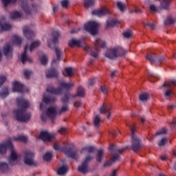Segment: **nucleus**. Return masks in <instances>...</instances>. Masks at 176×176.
I'll list each match as a JSON object with an SVG mask.
<instances>
[{"mask_svg": "<svg viewBox=\"0 0 176 176\" xmlns=\"http://www.w3.org/2000/svg\"><path fill=\"white\" fill-rule=\"evenodd\" d=\"M90 155H87L85 160L82 162V164L78 166V171L82 173V174H86L89 171V162L93 159Z\"/></svg>", "mask_w": 176, "mask_h": 176, "instance_id": "obj_13", "label": "nucleus"}, {"mask_svg": "<svg viewBox=\"0 0 176 176\" xmlns=\"http://www.w3.org/2000/svg\"><path fill=\"white\" fill-rule=\"evenodd\" d=\"M74 87V83L62 82L60 83L58 88L49 87L47 88V91L52 94H61L64 90H69Z\"/></svg>", "mask_w": 176, "mask_h": 176, "instance_id": "obj_5", "label": "nucleus"}, {"mask_svg": "<svg viewBox=\"0 0 176 176\" xmlns=\"http://www.w3.org/2000/svg\"><path fill=\"white\" fill-rule=\"evenodd\" d=\"M24 76L25 79H30L31 76L32 75L33 72L32 70L25 69L23 71Z\"/></svg>", "mask_w": 176, "mask_h": 176, "instance_id": "obj_46", "label": "nucleus"}, {"mask_svg": "<svg viewBox=\"0 0 176 176\" xmlns=\"http://www.w3.org/2000/svg\"><path fill=\"white\" fill-rule=\"evenodd\" d=\"M56 100H57V98L52 94L43 96V102L40 104V109L43 112V114L41 115V120H43V122H46V119H47L44 111L46 108V105H47V104H50V102H54Z\"/></svg>", "mask_w": 176, "mask_h": 176, "instance_id": "obj_6", "label": "nucleus"}, {"mask_svg": "<svg viewBox=\"0 0 176 176\" xmlns=\"http://www.w3.org/2000/svg\"><path fill=\"white\" fill-rule=\"evenodd\" d=\"M84 97L85 96V88L82 87H79L77 90V95H75L74 97Z\"/></svg>", "mask_w": 176, "mask_h": 176, "instance_id": "obj_39", "label": "nucleus"}, {"mask_svg": "<svg viewBox=\"0 0 176 176\" xmlns=\"http://www.w3.org/2000/svg\"><path fill=\"white\" fill-rule=\"evenodd\" d=\"M68 111V104H63V106L60 109V113H63V112H67Z\"/></svg>", "mask_w": 176, "mask_h": 176, "instance_id": "obj_59", "label": "nucleus"}, {"mask_svg": "<svg viewBox=\"0 0 176 176\" xmlns=\"http://www.w3.org/2000/svg\"><path fill=\"white\" fill-rule=\"evenodd\" d=\"M9 96V90L6 87L2 88L0 91V97L1 98H6Z\"/></svg>", "mask_w": 176, "mask_h": 176, "instance_id": "obj_32", "label": "nucleus"}, {"mask_svg": "<svg viewBox=\"0 0 176 176\" xmlns=\"http://www.w3.org/2000/svg\"><path fill=\"white\" fill-rule=\"evenodd\" d=\"M10 149L11 151V154L8 158V163L11 166H14L16 164V162L19 159V154L14 151L13 148V144L10 140L7 141L6 143L0 144V153L1 155H4L6 153V151Z\"/></svg>", "mask_w": 176, "mask_h": 176, "instance_id": "obj_1", "label": "nucleus"}, {"mask_svg": "<svg viewBox=\"0 0 176 176\" xmlns=\"http://www.w3.org/2000/svg\"><path fill=\"white\" fill-rule=\"evenodd\" d=\"M12 42H14L15 45H20L21 43V38L17 35H14L12 37Z\"/></svg>", "mask_w": 176, "mask_h": 176, "instance_id": "obj_45", "label": "nucleus"}, {"mask_svg": "<svg viewBox=\"0 0 176 176\" xmlns=\"http://www.w3.org/2000/svg\"><path fill=\"white\" fill-rule=\"evenodd\" d=\"M8 168H9V166L8 164L5 162H0V171L2 173H6L8 171Z\"/></svg>", "mask_w": 176, "mask_h": 176, "instance_id": "obj_38", "label": "nucleus"}, {"mask_svg": "<svg viewBox=\"0 0 176 176\" xmlns=\"http://www.w3.org/2000/svg\"><path fill=\"white\" fill-rule=\"evenodd\" d=\"M94 4V0H85V8H90Z\"/></svg>", "mask_w": 176, "mask_h": 176, "instance_id": "obj_50", "label": "nucleus"}, {"mask_svg": "<svg viewBox=\"0 0 176 176\" xmlns=\"http://www.w3.org/2000/svg\"><path fill=\"white\" fill-rule=\"evenodd\" d=\"M23 9L27 16H28V14H31V8L28 5V3L25 2V0H23Z\"/></svg>", "mask_w": 176, "mask_h": 176, "instance_id": "obj_30", "label": "nucleus"}, {"mask_svg": "<svg viewBox=\"0 0 176 176\" xmlns=\"http://www.w3.org/2000/svg\"><path fill=\"white\" fill-rule=\"evenodd\" d=\"M117 6L119 10H120L122 12H124V10L127 9V5H126V3H122L121 1L117 2Z\"/></svg>", "mask_w": 176, "mask_h": 176, "instance_id": "obj_35", "label": "nucleus"}, {"mask_svg": "<svg viewBox=\"0 0 176 176\" xmlns=\"http://www.w3.org/2000/svg\"><path fill=\"white\" fill-rule=\"evenodd\" d=\"M23 34L26 39L28 40L31 39L32 38H34V36L35 35L34 31H32L31 28H30V27L28 26H24Z\"/></svg>", "mask_w": 176, "mask_h": 176, "instance_id": "obj_19", "label": "nucleus"}, {"mask_svg": "<svg viewBox=\"0 0 176 176\" xmlns=\"http://www.w3.org/2000/svg\"><path fill=\"white\" fill-rule=\"evenodd\" d=\"M98 23L96 21H89L85 25V31L89 32L91 35H97V30H98Z\"/></svg>", "mask_w": 176, "mask_h": 176, "instance_id": "obj_11", "label": "nucleus"}, {"mask_svg": "<svg viewBox=\"0 0 176 176\" xmlns=\"http://www.w3.org/2000/svg\"><path fill=\"white\" fill-rule=\"evenodd\" d=\"M124 38H126V39H130L133 36V33H131V30H127L123 33Z\"/></svg>", "mask_w": 176, "mask_h": 176, "instance_id": "obj_49", "label": "nucleus"}, {"mask_svg": "<svg viewBox=\"0 0 176 176\" xmlns=\"http://www.w3.org/2000/svg\"><path fill=\"white\" fill-rule=\"evenodd\" d=\"M13 52V48L12 47V44L10 43H7L3 47V53L4 56H6L8 58H12V53Z\"/></svg>", "mask_w": 176, "mask_h": 176, "instance_id": "obj_17", "label": "nucleus"}, {"mask_svg": "<svg viewBox=\"0 0 176 176\" xmlns=\"http://www.w3.org/2000/svg\"><path fill=\"white\" fill-rule=\"evenodd\" d=\"M172 1L173 0H163L161 2V8L165 10H167L168 8H170V5H171Z\"/></svg>", "mask_w": 176, "mask_h": 176, "instance_id": "obj_29", "label": "nucleus"}, {"mask_svg": "<svg viewBox=\"0 0 176 176\" xmlns=\"http://www.w3.org/2000/svg\"><path fill=\"white\" fill-rule=\"evenodd\" d=\"M39 59L43 65H46V64H47L49 58H47V55L43 54L42 56H39Z\"/></svg>", "mask_w": 176, "mask_h": 176, "instance_id": "obj_36", "label": "nucleus"}, {"mask_svg": "<svg viewBox=\"0 0 176 176\" xmlns=\"http://www.w3.org/2000/svg\"><path fill=\"white\" fill-rule=\"evenodd\" d=\"M25 155V163L28 166H38V162L34 160L35 157V153L31 150H26L24 153Z\"/></svg>", "mask_w": 176, "mask_h": 176, "instance_id": "obj_10", "label": "nucleus"}, {"mask_svg": "<svg viewBox=\"0 0 176 176\" xmlns=\"http://www.w3.org/2000/svg\"><path fill=\"white\" fill-rule=\"evenodd\" d=\"M21 16L20 12L15 11L11 14V19H19Z\"/></svg>", "mask_w": 176, "mask_h": 176, "instance_id": "obj_54", "label": "nucleus"}, {"mask_svg": "<svg viewBox=\"0 0 176 176\" xmlns=\"http://www.w3.org/2000/svg\"><path fill=\"white\" fill-rule=\"evenodd\" d=\"M109 176H118V170L114 169L111 171Z\"/></svg>", "mask_w": 176, "mask_h": 176, "instance_id": "obj_62", "label": "nucleus"}, {"mask_svg": "<svg viewBox=\"0 0 176 176\" xmlns=\"http://www.w3.org/2000/svg\"><path fill=\"white\" fill-rule=\"evenodd\" d=\"M100 113H107V119H110L111 118V108H109V106L108 105H105V104H102L100 107Z\"/></svg>", "mask_w": 176, "mask_h": 176, "instance_id": "obj_23", "label": "nucleus"}, {"mask_svg": "<svg viewBox=\"0 0 176 176\" xmlns=\"http://www.w3.org/2000/svg\"><path fill=\"white\" fill-rule=\"evenodd\" d=\"M165 144H167V139L166 138H164L159 142L158 145L159 146H164Z\"/></svg>", "mask_w": 176, "mask_h": 176, "instance_id": "obj_56", "label": "nucleus"}, {"mask_svg": "<svg viewBox=\"0 0 176 176\" xmlns=\"http://www.w3.org/2000/svg\"><path fill=\"white\" fill-rule=\"evenodd\" d=\"M128 127H130L131 131V137H132V150L133 152H138L140 149H141V146H142V144H141V140L140 138L135 136V124H126Z\"/></svg>", "mask_w": 176, "mask_h": 176, "instance_id": "obj_4", "label": "nucleus"}, {"mask_svg": "<svg viewBox=\"0 0 176 176\" xmlns=\"http://www.w3.org/2000/svg\"><path fill=\"white\" fill-rule=\"evenodd\" d=\"M175 80H171L168 83H164L162 85L164 87V96L166 100H170L173 96H174V91H173V87L175 86Z\"/></svg>", "mask_w": 176, "mask_h": 176, "instance_id": "obj_9", "label": "nucleus"}, {"mask_svg": "<svg viewBox=\"0 0 176 176\" xmlns=\"http://www.w3.org/2000/svg\"><path fill=\"white\" fill-rule=\"evenodd\" d=\"M92 14L98 16V17H102L105 14H109V9L107 7H103L100 10H94Z\"/></svg>", "mask_w": 176, "mask_h": 176, "instance_id": "obj_18", "label": "nucleus"}, {"mask_svg": "<svg viewBox=\"0 0 176 176\" xmlns=\"http://www.w3.org/2000/svg\"><path fill=\"white\" fill-rule=\"evenodd\" d=\"M75 74V69L72 67H67L65 69V72H63V74L65 76H68V78H71L74 76Z\"/></svg>", "mask_w": 176, "mask_h": 176, "instance_id": "obj_27", "label": "nucleus"}, {"mask_svg": "<svg viewBox=\"0 0 176 176\" xmlns=\"http://www.w3.org/2000/svg\"><path fill=\"white\" fill-rule=\"evenodd\" d=\"M68 168H67V165H63L60 166L57 171V174L58 175H64L67 171Z\"/></svg>", "mask_w": 176, "mask_h": 176, "instance_id": "obj_34", "label": "nucleus"}, {"mask_svg": "<svg viewBox=\"0 0 176 176\" xmlns=\"http://www.w3.org/2000/svg\"><path fill=\"white\" fill-rule=\"evenodd\" d=\"M12 30L10 24L5 23V19L0 20V31H9Z\"/></svg>", "mask_w": 176, "mask_h": 176, "instance_id": "obj_22", "label": "nucleus"}, {"mask_svg": "<svg viewBox=\"0 0 176 176\" xmlns=\"http://www.w3.org/2000/svg\"><path fill=\"white\" fill-rule=\"evenodd\" d=\"M118 21L116 20L107 21V28H109L115 27V25H116V24H118Z\"/></svg>", "mask_w": 176, "mask_h": 176, "instance_id": "obj_43", "label": "nucleus"}, {"mask_svg": "<svg viewBox=\"0 0 176 176\" xmlns=\"http://www.w3.org/2000/svg\"><path fill=\"white\" fill-rule=\"evenodd\" d=\"M58 133H59L60 134H67V128H65V127H60L58 130Z\"/></svg>", "mask_w": 176, "mask_h": 176, "instance_id": "obj_57", "label": "nucleus"}, {"mask_svg": "<svg viewBox=\"0 0 176 176\" xmlns=\"http://www.w3.org/2000/svg\"><path fill=\"white\" fill-rule=\"evenodd\" d=\"M166 133H167V130H166V129L162 128L160 131H159L158 132H157L155 133V135H160L162 134H166Z\"/></svg>", "mask_w": 176, "mask_h": 176, "instance_id": "obj_60", "label": "nucleus"}, {"mask_svg": "<svg viewBox=\"0 0 176 176\" xmlns=\"http://www.w3.org/2000/svg\"><path fill=\"white\" fill-rule=\"evenodd\" d=\"M174 19L171 16H168L166 20L164 21V25H170L171 24H174Z\"/></svg>", "mask_w": 176, "mask_h": 176, "instance_id": "obj_48", "label": "nucleus"}, {"mask_svg": "<svg viewBox=\"0 0 176 176\" xmlns=\"http://www.w3.org/2000/svg\"><path fill=\"white\" fill-rule=\"evenodd\" d=\"M100 90L103 94H108V89L105 86H101Z\"/></svg>", "mask_w": 176, "mask_h": 176, "instance_id": "obj_61", "label": "nucleus"}, {"mask_svg": "<svg viewBox=\"0 0 176 176\" xmlns=\"http://www.w3.org/2000/svg\"><path fill=\"white\" fill-rule=\"evenodd\" d=\"M175 124H176V120L175 118H173L172 123L170 124V128L175 129Z\"/></svg>", "mask_w": 176, "mask_h": 176, "instance_id": "obj_64", "label": "nucleus"}, {"mask_svg": "<svg viewBox=\"0 0 176 176\" xmlns=\"http://www.w3.org/2000/svg\"><path fill=\"white\" fill-rule=\"evenodd\" d=\"M147 60L150 61V63H159L160 64H162L163 62L166 61V58L164 56H161L160 58L156 60V54H149L146 56Z\"/></svg>", "mask_w": 176, "mask_h": 176, "instance_id": "obj_16", "label": "nucleus"}, {"mask_svg": "<svg viewBox=\"0 0 176 176\" xmlns=\"http://www.w3.org/2000/svg\"><path fill=\"white\" fill-rule=\"evenodd\" d=\"M94 83H96V78H91L88 81L89 86H93V85H94Z\"/></svg>", "mask_w": 176, "mask_h": 176, "instance_id": "obj_63", "label": "nucleus"}, {"mask_svg": "<svg viewBox=\"0 0 176 176\" xmlns=\"http://www.w3.org/2000/svg\"><path fill=\"white\" fill-rule=\"evenodd\" d=\"M1 2L4 8H6L9 5V3H16V2H17V0H1Z\"/></svg>", "mask_w": 176, "mask_h": 176, "instance_id": "obj_44", "label": "nucleus"}, {"mask_svg": "<svg viewBox=\"0 0 176 176\" xmlns=\"http://www.w3.org/2000/svg\"><path fill=\"white\" fill-rule=\"evenodd\" d=\"M16 109L13 111V115L17 122H23V98L16 100Z\"/></svg>", "mask_w": 176, "mask_h": 176, "instance_id": "obj_8", "label": "nucleus"}, {"mask_svg": "<svg viewBox=\"0 0 176 176\" xmlns=\"http://www.w3.org/2000/svg\"><path fill=\"white\" fill-rule=\"evenodd\" d=\"M120 158V155L119 154L114 155L110 161H107L104 164V167H107V166H111L113 163H115V162H118V160Z\"/></svg>", "mask_w": 176, "mask_h": 176, "instance_id": "obj_28", "label": "nucleus"}, {"mask_svg": "<svg viewBox=\"0 0 176 176\" xmlns=\"http://www.w3.org/2000/svg\"><path fill=\"white\" fill-rule=\"evenodd\" d=\"M148 75L151 77L150 82H155V80H157V79H159V76H157V74L148 72Z\"/></svg>", "mask_w": 176, "mask_h": 176, "instance_id": "obj_47", "label": "nucleus"}, {"mask_svg": "<svg viewBox=\"0 0 176 176\" xmlns=\"http://www.w3.org/2000/svg\"><path fill=\"white\" fill-rule=\"evenodd\" d=\"M82 45H83L82 40H76L73 38L69 42V46H70V47H74V46H77V47H82Z\"/></svg>", "mask_w": 176, "mask_h": 176, "instance_id": "obj_26", "label": "nucleus"}, {"mask_svg": "<svg viewBox=\"0 0 176 176\" xmlns=\"http://www.w3.org/2000/svg\"><path fill=\"white\" fill-rule=\"evenodd\" d=\"M53 155V152L50 151L46 153L43 156V160L45 162H49V160H52V156Z\"/></svg>", "mask_w": 176, "mask_h": 176, "instance_id": "obj_42", "label": "nucleus"}, {"mask_svg": "<svg viewBox=\"0 0 176 176\" xmlns=\"http://www.w3.org/2000/svg\"><path fill=\"white\" fill-rule=\"evenodd\" d=\"M149 9L152 13H157V12L159 10L157 7L153 4L150 5Z\"/></svg>", "mask_w": 176, "mask_h": 176, "instance_id": "obj_53", "label": "nucleus"}, {"mask_svg": "<svg viewBox=\"0 0 176 176\" xmlns=\"http://www.w3.org/2000/svg\"><path fill=\"white\" fill-rule=\"evenodd\" d=\"M31 107V103L30 101L23 99V122L27 123L31 119V112H25V109L30 108Z\"/></svg>", "mask_w": 176, "mask_h": 176, "instance_id": "obj_12", "label": "nucleus"}, {"mask_svg": "<svg viewBox=\"0 0 176 176\" xmlns=\"http://www.w3.org/2000/svg\"><path fill=\"white\" fill-rule=\"evenodd\" d=\"M55 52L56 55V58H54L52 60V65H54V64H57L58 61L61 60V56H63V51L60 50L58 47H55Z\"/></svg>", "mask_w": 176, "mask_h": 176, "instance_id": "obj_21", "label": "nucleus"}, {"mask_svg": "<svg viewBox=\"0 0 176 176\" xmlns=\"http://www.w3.org/2000/svg\"><path fill=\"white\" fill-rule=\"evenodd\" d=\"M126 52L121 47L118 46L108 49L104 54V56L109 60H115V58H118V57L124 56Z\"/></svg>", "mask_w": 176, "mask_h": 176, "instance_id": "obj_3", "label": "nucleus"}, {"mask_svg": "<svg viewBox=\"0 0 176 176\" xmlns=\"http://www.w3.org/2000/svg\"><path fill=\"white\" fill-rule=\"evenodd\" d=\"M87 152L88 153H94V148L89 146V147H84L81 149L80 153H83V152Z\"/></svg>", "mask_w": 176, "mask_h": 176, "instance_id": "obj_41", "label": "nucleus"}, {"mask_svg": "<svg viewBox=\"0 0 176 176\" xmlns=\"http://www.w3.org/2000/svg\"><path fill=\"white\" fill-rule=\"evenodd\" d=\"M54 149L57 152H64L67 156L72 157V159H78L79 157V154H78L77 151H72L71 148H67V147H63L58 146L57 144H54Z\"/></svg>", "mask_w": 176, "mask_h": 176, "instance_id": "obj_7", "label": "nucleus"}, {"mask_svg": "<svg viewBox=\"0 0 176 176\" xmlns=\"http://www.w3.org/2000/svg\"><path fill=\"white\" fill-rule=\"evenodd\" d=\"M53 40L52 42L54 45L58 43V38H60V32L58 30H56L52 33Z\"/></svg>", "mask_w": 176, "mask_h": 176, "instance_id": "obj_31", "label": "nucleus"}, {"mask_svg": "<svg viewBox=\"0 0 176 176\" xmlns=\"http://www.w3.org/2000/svg\"><path fill=\"white\" fill-rule=\"evenodd\" d=\"M102 157H104V149L100 148L98 150V153L96 155V160L99 163H101V160H102Z\"/></svg>", "mask_w": 176, "mask_h": 176, "instance_id": "obj_33", "label": "nucleus"}, {"mask_svg": "<svg viewBox=\"0 0 176 176\" xmlns=\"http://www.w3.org/2000/svg\"><path fill=\"white\" fill-rule=\"evenodd\" d=\"M69 4V0H63L61 1V5L63 8H68Z\"/></svg>", "mask_w": 176, "mask_h": 176, "instance_id": "obj_58", "label": "nucleus"}, {"mask_svg": "<svg viewBox=\"0 0 176 176\" xmlns=\"http://www.w3.org/2000/svg\"><path fill=\"white\" fill-rule=\"evenodd\" d=\"M139 98L142 102H146L149 100V94L144 93L140 95Z\"/></svg>", "mask_w": 176, "mask_h": 176, "instance_id": "obj_37", "label": "nucleus"}, {"mask_svg": "<svg viewBox=\"0 0 176 176\" xmlns=\"http://www.w3.org/2000/svg\"><path fill=\"white\" fill-rule=\"evenodd\" d=\"M12 91L16 93H23V84L19 82V81H14L13 82Z\"/></svg>", "mask_w": 176, "mask_h": 176, "instance_id": "obj_24", "label": "nucleus"}, {"mask_svg": "<svg viewBox=\"0 0 176 176\" xmlns=\"http://www.w3.org/2000/svg\"><path fill=\"white\" fill-rule=\"evenodd\" d=\"M95 46L96 50H91L90 56H91L94 58H97L98 57V50H100V47H105V41L98 38L96 40Z\"/></svg>", "mask_w": 176, "mask_h": 176, "instance_id": "obj_14", "label": "nucleus"}, {"mask_svg": "<svg viewBox=\"0 0 176 176\" xmlns=\"http://www.w3.org/2000/svg\"><path fill=\"white\" fill-rule=\"evenodd\" d=\"M47 78H57L58 76V72L56 69H50L46 71Z\"/></svg>", "mask_w": 176, "mask_h": 176, "instance_id": "obj_25", "label": "nucleus"}, {"mask_svg": "<svg viewBox=\"0 0 176 176\" xmlns=\"http://www.w3.org/2000/svg\"><path fill=\"white\" fill-rule=\"evenodd\" d=\"M56 133H49L48 131H42L40 134L39 138L44 141V142H50V141H54L56 140Z\"/></svg>", "mask_w": 176, "mask_h": 176, "instance_id": "obj_15", "label": "nucleus"}, {"mask_svg": "<svg viewBox=\"0 0 176 176\" xmlns=\"http://www.w3.org/2000/svg\"><path fill=\"white\" fill-rule=\"evenodd\" d=\"M6 81V76L3 75L0 76V87L5 83Z\"/></svg>", "mask_w": 176, "mask_h": 176, "instance_id": "obj_55", "label": "nucleus"}, {"mask_svg": "<svg viewBox=\"0 0 176 176\" xmlns=\"http://www.w3.org/2000/svg\"><path fill=\"white\" fill-rule=\"evenodd\" d=\"M100 123H101V118L100 116H96L94 118V126L95 127H100Z\"/></svg>", "mask_w": 176, "mask_h": 176, "instance_id": "obj_40", "label": "nucleus"}, {"mask_svg": "<svg viewBox=\"0 0 176 176\" xmlns=\"http://www.w3.org/2000/svg\"><path fill=\"white\" fill-rule=\"evenodd\" d=\"M144 28H146L147 27H150L151 30H155V23H151V22H147V23H143Z\"/></svg>", "mask_w": 176, "mask_h": 176, "instance_id": "obj_51", "label": "nucleus"}, {"mask_svg": "<svg viewBox=\"0 0 176 176\" xmlns=\"http://www.w3.org/2000/svg\"><path fill=\"white\" fill-rule=\"evenodd\" d=\"M69 98V94L67 93L65 94V96L61 98V101L63 104H67L68 102Z\"/></svg>", "mask_w": 176, "mask_h": 176, "instance_id": "obj_52", "label": "nucleus"}, {"mask_svg": "<svg viewBox=\"0 0 176 176\" xmlns=\"http://www.w3.org/2000/svg\"><path fill=\"white\" fill-rule=\"evenodd\" d=\"M45 113L50 119H54L57 115V107H51L48 108Z\"/></svg>", "mask_w": 176, "mask_h": 176, "instance_id": "obj_20", "label": "nucleus"}, {"mask_svg": "<svg viewBox=\"0 0 176 176\" xmlns=\"http://www.w3.org/2000/svg\"><path fill=\"white\" fill-rule=\"evenodd\" d=\"M39 46H41V41L39 40L34 41L31 45L27 44L25 46L24 52L23 53V64H25V63H32V58L28 56V52H33L34 49L39 47Z\"/></svg>", "mask_w": 176, "mask_h": 176, "instance_id": "obj_2", "label": "nucleus"}]
</instances>
